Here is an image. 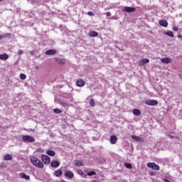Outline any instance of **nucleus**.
<instances>
[{
  "instance_id": "dca6fc26",
  "label": "nucleus",
  "mask_w": 182,
  "mask_h": 182,
  "mask_svg": "<svg viewBox=\"0 0 182 182\" xmlns=\"http://www.w3.org/2000/svg\"><path fill=\"white\" fill-rule=\"evenodd\" d=\"M12 159H13L12 155L9 154L4 156V160H5L6 161H9L12 160Z\"/></svg>"
},
{
  "instance_id": "2f4dec72",
  "label": "nucleus",
  "mask_w": 182,
  "mask_h": 182,
  "mask_svg": "<svg viewBox=\"0 0 182 182\" xmlns=\"http://www.w3.org/2000/svg\"><path fill=\"white\" fill-rule=\"evenodd\" d=\"M6 167V165L4 163L0 164V168H5Z\"/></svg>"
},
{
  "instance_id": "c9c22d12",
  "label": "nucleus",
  "mask_w": 182,
  "mask_h": 182,
  "mask_svg": "<svg viewBox=\"0 0 182 182\" xmlns=\"http://www.w3.org/2000/svg\"><path fill=\"white\" fill-rule=\"evenodd\" d=\"M78 174H80V176H83V171H82L81 170H79Z\"/></svg>"
},
{
  "instance_id": "f704fd0d",
  "label": "nucleus",
  "mask_w": 182,
  "mask_h": 182,
  "mask_svg": "<svg viewBox=\"0 0 182 182\" xmlns=\"http://www.w3.org/2000/svg\"><path fill=\"white\" fill-rule=\"evenodd\" d=\"M23 51L22 50H18V55H23Z\"/></svg>"
},
{
  "instance_id": "a878e982",
  "label": "nucleus",
  "mask_w": 182,
  "mask_h": 182,
  "mask_svg": "<svg viewBox=\"0 0 182 182\" xmlns=\"http://www.w3.org/2000/svg\"><path fill=\"white\" fill-rule=\"evenodd\" d=\"M53 112L54 113H56L57 114H58L59 113H62V109L56 108V109H54Z\"/></svg>"
},
{
  "instance_id": "4c0bfd02",
  "label": "nucleus",
  "mask_w": 182,
  "mask_h": 182,
  "mask_svg": "<svg viewBox=\"0 0 182 182\" xmlns=\"http://www.w3.org/2000/svg\"><path fill=\"white\" fill-rule=\"evenodd\" d=\"M168 137H170V139H174V136H173V135L168 134Z\"/></svg>"
},
{
  "instance_id": "393cba45",
  "label": "nucleus",
  "mask_w": 182,
  "mask_h": 182,
  "mask_svg": "<svg viewBox=\"0 0 182 182\" xmlns=\"http://www.w3.org/2000/svg\"><path fill=\"white\" fill-rule=\"evenodd\" d=\"M87 176H89L90 177H92V176H96V173L95 172V171H92L90 172H88L87 173Z\"/></svg>"
},
{
  "instance_id": "2eb2a0df",
  "label": "nucleus",
  "mask_w": 182,
  "mask_h": 182,
  "mask_svg": "<svg viewBox=\"0 0 182 182\" xmlns=\"http://www.w3.org/2000/svg\"><path fill=\"white\" fill-rule=\"evenodd\" d=\"M9 58V55L6 53L0 54V60H6Z\"/></svg>"
},
{
  "instance_id": "f8f14e48",
  "label": "nucleus",
  "mask_w": 182,
  "mask_h": 182,
  "mask_svg": "<svg viewBox=\"0 0 182 182\" xmlns=\"http://www.w3.org/2000/svg\"><path fill=\"white\" fill-rule=\"evenodd\" d=\"M116 141H117V136L114 135H112L110 136V143L111 144H116Z\"/></svg>"
},
{
  "instance_id": "5701e85b",
  "label": "nucleus",
  "mask_w": 182,
  "mask_h": 182,
  "mask_svg": "<svg viewBox=\"0 0 182 182\" xmlns=\"http://www.w3.org/2000/svg\"><path fill=\"white\" fill-rule=\"evenodd\" d=\"M46 153L48 156H53L55 154V151L52 150H48L46 151Z\"/></svg>"
},
{
  "instance_id": "473e14b6",
  "label": "nucleus",
  "mask_w": 182,
  "mask_h": 182,
  "mask_svg": "<svg viewBox=\"0 0 182 182\" xmlns=\"http://www.w3.org/2000/svg\"><path fill=\"white\" fill-rule=\"evenodd\" d=\"M173 31H175V32H177V31H178V27H177V26H173Z\"/></svg>"
},
{
  "instance_id": "412c9836",
  "label": "nucleus",
  "mask_w": 182,
  "mask_h": 182,
  "mask_svg": "<svg viewBox=\"0 0 182 182\" xmlns=\"http://www.w3.org/2000/svg\"><path fill=\"white\" fill-rule=\"evenodd\" d=\"M161 62H162V63H170V62H171V59L168 58H164L161 60Z\"/></svg>"
},
{
  "instance_id": "4468645a",
  "label": "nucleus",
  "mask_w": 182,
  "mask_h": 182,
  "mask_svg": "<svg viewBox=\"0 0 182 182\" xmlns=\"http://www.w3.org/2000/svg\"><path fill=\"white\" fill-rule=\"evenodd\" d=\"M21 178H24V180H30L31 176H29L28 175H26V173H20L19 174Z\"/></svg>"
},
{
  "instance_id": "37998d69",
  "label": "nucleus",
  "mask_w": 182,
  "mask_h": 182,
  "mask_svg": "<svg viewBox=\"0 0 182 182\" xmlns=\"http://www.w3.org/2000/svg\"><path fill=\"white\" fill-rule=\"evenodd\" d=\"M9 35H11V34H9V33H7V34H6V36H9Z\"/></svg>"
},
{
  "instance_id": "ddd939ff",
  "label": "nucleus",
  "mask_w": 182,
  "mask_h": 182,
  "mask_svg": "<svg viewBox=\"0 0 182 182\" xmlns=\"http://www.w3.org/2000/svg\"><path fill=\"white\" fill-rule=\"evenodd\" d=\"M62 174H63V171L60 169L56 170L54 171V176L55 177H60V176H62Z\"/></svg>"
},
{
  "instance_id": "7ed1b4c3",
  "label": "nucleus",
  "mask_w": 182,
  "mask_h": 182,
  "mask_svg": "<svg viewBox=\"0 0 182 182\" xmlns=\"http://www.w3.org/2000/svg\"><path fill=\"white\" fill-rule=\"evenodd\" d=\"M41 160H42L43 163L46 165L50 164V157H49L48 156L42 154Z\"/></svg>"
},
{
  "instance_id": "b1692460",
  "label": "nucleus",
  "mask_w": 182,
  "mask_h": 182,
  "mask_svg": "<svg viewBox=\"0 0 182 182\" xmlns=\"http://www.w3.org/2000/svg\"><path fill=\"white\" fill-rule=\"evenodd\" d=\"M165 35H167V36H170V38H174V34L172 33V31H167L165 33Z\"/></svg>"
},
{
  "instance_id": "0eeeda50",
  "label": "nucleus",
  "mask_w": 182,
  "mask_h": 182,
  "mask_svg": "<svg viewBox=\"0 0 182 182\" xmlns=\"http://www.w3.org/2000/svg\"><path fill=\"white\" fill-rule=\"evenodd\" d=\"M50 166L53 168H58V167H59L60 166V162H59L58 161H52L50 163Z\"/></svg>"
},
{
  "instance_id": "cd10ccee",
  "label": "nucleus",
  "mask_w": 182,
  "mask_h": 182,
  "mask_svg": "<svg viewBox=\"0 0 182 182\" xmlns=\"http://www.w3.org/2000/svg\"><path fill=\"white\" fill-rule=\"evenodd\" d=\"M20 79H22V80H25V79H26V75L23 73L20 74Z\"/></svg>"
},
{
  "instance_id": "c756f323",
  "label": "nucleus",
  "mask_w": 182,
  "mask_h": 182,
  "mask_svg": "<svg viewBox=\"0 0 182 182\" xmlns=\"http://www.w3.org/2000/svg\"><path fill=\"white\" fill-rule=\"evenodd\" d=\"M90 105L92 106V107H95V100H90Z\"/></svg>"
},
{
  "instance_id": "9b49d317",
  "label": "nucleus",
  "mask_w": 182,
  "mask_h": 182,
  "mask_svg": "<svg viewBox=\"0 0 182 182\" xmlns=\"http://www.w3.org/2000/svg\"><path fill=\"white\" fill-rule=\"evenodd\" d=\"M131 137H132V140H134L135 141H139V142L143 141V138H141L140 136L132 135Z\"/></svg>"
},
{
  "instance_id": "f3484780",
  "label": "nucleus",
  "mask_w": 182,
  "mask_h": 182,
  "mask_svg": "<svg viewBox=\"0 0 182 182\" xmlns=\"http://www.w3.org/2000/svg\"><path fill=\"white\" fill-rule=\"evenodd\" d=\"M89 36H90V38H95L96 36H99V33H97V31H90L89 33Z\"/></svg>"
},
{
  "instance_id": "c03bdc74",
  "label": "nucleus",
  "mask_w": 182,
  "mask_h": 182,
  "mask_svg": "<svg viewBox=\"0 0 182 182\" xmlns=\"http://www.w3.org/2000/svg\"><path fill=\"white\" fill-rule=\"evenodd\" d=\"M2 1H4V0H0V2H2Z\"/></svg>"
},
{
  "instance_id": "6e6552de",
  "label": "nucleus",
  "mask_w": 182,
  "mask_h": 182,
  "mask_svg": "<svg viewBox=\"0 0 182 182\" xmlns=\"http://www.w3.org/2000/svg\"><path fill=\"white\" fill-rule=\"evenodd\" d=\"M124 11L125 12H128V13L136 12V8H134V7L125 6V7L124 8Z\"/></svg>"
},
{
  "instance_id": "7c9ffc66",
  "label": "nucleus",
  "mask_w": 182,
  "mask_h": 182,
  "mask_svg": "<svg viewBox=\"0 0 182 182\" xmlns=\"http://www.w3.org/2000/svg\"><path fill=\"white\" fill-rule=\"evenodd\" d=\"M60 105L63 106V107H68V103L63 102H60Z\"/></svg>"
},
{
  "instance_id": "58836bf2",
  "label": "nucleus",
  "mask_w": 182,
  "mask_h": 182,
  "mask_svg": "<svg viewBox=\"0 0 182 182\" xmlns=\"http://www.w3.org/2000/svg\"><path fill=\"white\" fill-rule=\"evenodd\" d=\"M164 182H171V181H170L169 180H168V179H166V178H164Z\"/></svg>"
},
{
  "instance_id": "c85d7f7f",
  "label": "nucleus",
  "mask_w": 182,
  "mask_h": 182,
  "mask_svg": "<svg viewBox=\"0 0 182 182\" xmlns=\"http://www.w3.org/2000/svg\"><path fill=\"white\" fill-rule=\"evenodd\" d=\"M124 166H125L126 168H132V164L125 163Z\"/></svg>"
},
{
  "instance_id": "1a4fd4ad",
  "label": "nucleus",
  "mask_w": 182,
  "mask_h": 182,
  "mask_svg": "<svg viewBox=\"0 0 182 182\" xmlns=\"http://www.w3.org/2000/svg\"><path fill=\"white\" fill-rule=\"evenodd\" d=\"M64 176H65L67 178H73V177H75V175L70 171H66L64 173Z\"/></svg>"
},
{
  "instance_id": "39448f33",
  "label": "nucleus",
  "mask_w": 182,
  "mask_h": 182,
  "mask_svg": "<svg viewBox=\"0 0 182 182\" xmlns=\"http://www.w3.org/2000/svg\"><path fill=\"white\" fill-rule=\"evenodd\" d=\"M147 167L152 168L153 170H160V166H159V165L156 164L155 163H149L147 164Z\"/></svg>"
},
{
  "instance_id": "e433bc0d",
  "label": "nucleus",
  "mask_w": 182,
  "mask_h": 182,
  "mask_svg": "<svg viewBox=\"0 0 182 182\" xmlns=\"http://www.w3.org/2000/svg\"><path fill=\"white\" fill-rule=\"evenodd\" d=\"M87 14L90 16H92V15H93V12L92 11H89Z\"/></svg>"
},
{
  "instance_id": "72a5a7b5",
  "label": "nucleus",
  "mask_w": 182,
  "mask_h": 182,
  "mask_svg": "<svg viewBox=\"0 0 182 182\" xmlns=\"http://www.w3.org/2000/svg\"><path fill=\"white\" fill-rule=\"evenodd\" d=\"M106 15H107V16H112V13H110V11H107L106 13Z\"/></svg>"
},
{
  "instance_id": "aec40b11",
  "label": "nucleus",
  "mask_w": 182,
  "mask_h": 182,
  "mask_svg": "<svg viewBox=\"0 0 182 182\" xmlns=\"http://www.w3.org/2000/svg\"><path fill=\"white\" fill-rule=\"evenodd\" d=\"M55 60L57 63H59L60 65H63V63L65 62V59L60 58H55Z\"/></svg>"
},
{
  "instance_id": "f03ea898",
  "label": "nucleus",
  "mask_w": 182,
  "mask_h": 182,
  "mask_svg": "<svg viewBox=\"0 0 182 182\" xmlns=\"http://www.w3.org/2000/svg\"><path fill=\"white\" fill-rule=\"evenodd\" d=\"M22 140L24 143H33L35 142V138L29 135H24L22 136Z\"/></svg>"
},
{
  "instance_id": "a211bd4d",
  "label": "nucleus",
  "mask_w": 182,
  "mask_h": 182,
  "mask_svg": "<svg viewBox=\"0 0 182 182\" xmlns=\"http://www.w3.org/2000/svg\"><path fill=\"white\" fill-rule=\"evenodd\" d=\"M46 55H56V50H48L46 51Z\"/></svg>"
},
{
  "instance_id": "423d86ee",
  "label": "nucleus",
  "mask_w": 182,
  "mask_h": 182,
  "mask_svg": "<svg viewBox=\"0 0 182 182\" xmlns=\"http://www.w3.org/2000/svg\"><path fill=\"white\" fill-rule=\"evenodd\" d=\"M85 80L82 79H78L76 82V86H78V87H83V86H85Z\"/></svg>"
},
{
  "instance_id": "f257e3e1",
  "label": "nucleus",
  "mask_w": 182,
  "mask_h": 182,
  "mask_svg": "<svg viewBox=\"0 0 182 182\" xmlns=\"http://www.w3.org/2000/svg\"><path fill=\"white\" fill-rule=\"evenodd\" d=\"M30 161L33 166H35V167H37L38 168H43L44 167L43 163L36 157L31 156L30 158Z\"/></svg>"
},
{
  "instance_id": "ea45409f",
  "label": "nucleus",
  "mask_w": 182,
  "mask_h": 182,
  "mask_svg": "<svg viewBox=\"0 0 182 182\" xmlns=\"http://www.w3.org/2000/svg\"><path fill=\"white\" fill-rule=\"evenodd\" d=\"M178 38H182V35L181 34L178 35Z\"/></svg>"
},
{
  "instance_id": "4be33fe9",
  "label": "nucleus",
  "mask_w": 182,
  "mask_h": 182,
  "mask_svg": "<svg viewBox=\"0 0 182 182\" xmlns=\"http://www.w3.org/2000/svg\"><path fill=\"white\" fill-rule=\"evenodd\" d=\"M133 114H134V116H140V114H141V111H140V109H133Z\"/></svg>"
},
{
  "instance_id": "9d476101",
  "label": "nucleus",
  "mask_w": 182,
  "mask_h": 182,
  "mask_svg": "<svg viewBox=\"0 0 182 182\" xmlns=\"http://www.w3.org/2000/svg\"><path fill=\"white\" fill-rule=\"evenodd\" d=\"M159 23L161 26H163L164 28H167V26H168V23L166 20H159Z\"/></svg>"
},
{
  "instance_id": "bb28decb",
  "label": "nucleus",
  "mask_w": 182,
  "mask_h": 182,
  "mask_svg": "<svg viewBox=\"0 0 182 182\" xmlns=\"http://www.w3.org/2000/svg\"><path fill=\"white\" fill-rule=\"evenodd\" d=\"M149 62H150V60H149L148 58H144L142 60V65H145V63H149Z\"/></svg>"
},
{
  "instance_id": "79ce46f5",
  "label": "nucleus",
  "mask_w": 182,
  "mask_h": 182,
  "mask_svg": "<svg viewBox=\"0 0 182 182\" xmlns=\"http://www.w3.org/2000/svg\"><path fill=\"white\" fill-rule=\"evenodd\" d=\"M36 69H39V67H38V66H36Z\"/></svg>"
},
{
  "instance_id": "a19ab883",
  "label": "nucleus",
  "mask_w": 182,
  "mask_h": 182,
  "mask_svg": "<svg viewBox=\"0 0 182 182\" xmlns=\"http://www.w3.org/2000/svg\"><path fill=\"white\" fill-rule=\"evenodd\" d=\"M1 39H4V36H0V41Z\"/></svg>"
},
{
  "instance_id": "20e7f679",
  "label": "nucleus",
  "mask_w": 182,
  "mask_h": 182,
  "mask_svg": "<svg viewBox=\"0 0 182 182\" xmlns=\"http://www.w3.org/2000/svg\"><path fill=\"white\" fill-rule=\"evenodd\" d=\"M145 104L147 106H156V105H159V101L156 100H148L145 102Z\"/></svg>"
},
{
  "instance_id": "6ab92c4d",
  "label": "nucleus",
  "mask_w": 182,
  "mask_h": 182,
  "mask_svg": "<svg viewBox=\"0 0 182 182\" xmlns=\"http://www.w3.org/2000/svg\"><path fill=\"white\" fill-rule=\"evenodd\" d=\"M74 164L76 167H80L81 166H83V162H82V161L75 160Z\"/></svg>"
}]
</instances>
